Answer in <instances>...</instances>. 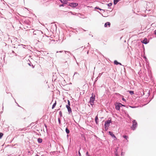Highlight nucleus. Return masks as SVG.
Segmentation results:
<instances>
[{
  "label": "nucleus",
  "instance_id": "nucleus-1",
  "mask_svg": "<svg viewBox=\"0 0 156 156\" xmlns=\"http://www.w3.org/2000/svg\"><path fill=\"white\" fill-rule=\"evenodd\" d=\"M111 122V120H108L105 122V123L104 125L105 128L106 130H107L108 129V127L110 126V123Z\"/></svg>",
  "mask_w": 156,
  "mask_h": 156
},
{
  "label": "nucleus",
  "instance_id": "nucleus-2",
  "mask_svg": "<svg viewBox=\"0 0 156 156\" xmlns=\"http://www.w3.org/2000/svg\"><path fill=\"white\" fill-rule=\"evenodd\" d=\"M133 125L131 127L132 129L133 130H134L136 127L137 125V123L135 120L133 121Z\"/></svg>",
  "mask_w": 156,
  "mask_h": 156
},
{
  "label": "nucleus",
  "instance_id": "nucleus-3",
  "mask_svg": "<svg viewBox=\"0 0 156 156\" xmlns=\"http://www.w3.org/2000/svg\"><path fill=\"white\" fill-rule=\"evenodd\" d=\"M95 100V96H92L90 98V102L91 105H93L94 104V102Z\"/></svg>",
  "mask_w": 156,
  "mask_h": 156
},
{
  "label": "nucleus",
  "instance_id": "nucleus-4",
  "mask_svg": "<svg viewBox=\"0 0 156 156\" xmlns=\"http://www.w3.org/2000/svg\"><path fill=\"white\" fill-rule=\"evenodd\" d=\"M78 5V4L77 3H71L69 4V5L72 7H75Z\"/></svg>",
  "mask_w": 156,
  "mask_h": 156
},
{
  "label": "nucleus",
  "instance_id": "nucleus-5",
  "mask_svg": "<svg viewBox=\"0 0 156 156\" xmlns=\"http://www.w3.org/2000/svg\"><path fill=\"white\" fill-rule=\"evenodd\" d=\"M122 106H124V105H123L121 103L115 105V109L117 110H119L120 109V107Z\"/></svg>",
  "mask_w": 156,
  "mask_h": 156
},
{
  "label": "nucleus",
  "instance_id": "nucleus-6",
  "mask_svg": "<svg viewBox=\"0 0 156 156\" xmlns=\"http://www.w3.org/2000/svg\"><path fill=\"white\" fill-rule=\"evenodd\" d=\"M66 107L68 109V111L69 113H72V110L71 108L70 107V106H69V105H66Z\"/></svg>",
  "mask_w": 156,
  "mask_h": 156
},
{
  "label": "nucleus",
  "instance_id": "nucleus-7",
  "mask_svg": "<svg viewBox=\"0 0 156 156\" xmlns=\"http://www.w3.org/2000/svg\"><path fill=\"white\" fill-rule=\"evenodd\" d=\"M147 40V38H145L143 40L141 41V42L145 44H147L148 43Z\"/></svg>",
  "mask_w": 156,
  "mask_h": 156
},
{
  "label": "nucleus",
  "instance_id": "nucleus-8",
  "mask_svg": "<svg viewBox=\"0 0 156 156\" xmlns=\"http://www.w3.org/2000/svg\"><path fill=\"white\" fill-rule=\"evenodd\" d=\"M109 134L110 135H111L112 137H114L115 138V140H116L117 139V138H116V137L115 136V135L112 133V132H110V131H109Z\"/></svg>",
  "mask_w": 156,
  "mask_h": 156
},
{
  "label": "nucleus",
  "instance_id": "nucleus-9",
  "mask_svg": "<svg viewBox=\"0 0 156 156\" xmlns=\"http://www.w3.org/2000/svg\"><path fill=\"white\" fill-rule=\"evenodd\" d=\"M110 25H111V24L110 22H107L105 23L104 26H105V27H107V25H108V27H110Z\"/></svg>",
  "mask_w": 156,
  "mask_h": 156
},
{
  "label": "nucleus",
  "instance_id": "nucleus-10",
  "mask_svg": "<svg viewBox=\"0 0 156 156\" xmlns=\"http://www.w3.org/2000/svg\"><path fill=\"white\" fill-rule=\"evenodd\" d=\"M62 3H63L65 4H67V0H60Z\"/></svg>",
  "mask_w": 156,
  "mask_h": 156
},
{
  "label": "nucleus",
  "instance_id": "nucleus-11",
  "mask_svg": "<svg viewBox=\"0 0 156 156\" xmlns=\"http://www.w3.org/2000/svg\"><path fill=\"white\" fill-rule=\"evenodd\" d=\"M114 63L115 64V65H117L119 64L120 65H122L121 63L118 62L116 60H115L114 61Z\"/></svg>",
  "mask_w": 156,
  "mask_h": 156
},
{
  "label": "nucleus",
  "instance_id": "nucleus-12",
  "mask_svg": "<svg viewBox=\"0 0 156 156\" xmlns=\"http://www.w3.org/2000/svg\"><path fill=\"white\" fill-rule=\"evenodd\" d=\"M95 121L96 122V123L97 124L98 123V115H97L95 118Z\"/></svg>",
  "mask_w": 156,
  "mask_h": 156
},
{
  "label": "nucleus",
  "instance_id": "nucleus-13",
  "mask_svg": "<svg viewBox=\"0 0 156 156\" xmlns=\"http://www.w3.org/2000/svg\"><path fill=\"white\" fill-rule=\"evenodd\" d=\"M123 137L126 140L127 142L128 141V136L126 135L123 136Z\"/></svg>",
  "mask_w": 156,
  "mask_h": 156
},
{
  "label": "nucleus",
  "instance_id": "nucleus-14",
  "mask_svg": "<svg viewBox=\"0 0 156 156\" xmlns=\"http://www.w3.org/2000/svg\"><path fill=\"white\" fill-rule=\"evenodd\" d=\"M56 101H55V102L53 104V105H52V108L53 109L55 106H56Z\"/></svg>",
  "mask_w": 156,
  "mask_h": 156
},
{
  "label": "nucleus",
  "instance_id": "nucleus-15",
  "mask_svg": "<svg viewBox=\"0 0 156 156\" xmlns=\"http://www.w3.org/2000/svg\"><path fill=\"white\" fill-rule=\"evenodd\" d=\"M66 133L67 134H68V133H69V131L68 129L67 128H66Z\"/></svg>",
  "mask_w": 156,
  "mask_h": 156
},
{
  "label": "nucleus",
  "instance_id": "nucleus-16",
  "mask_svg": "<svg viewBox=\"0 0 156 156\" xmlns=\"http://www.w3.org/2000/svg\"><path fill=\"white\" fill-rule=\"evenodd\" d=\"M38 142L41 143L42 142V140L41 139L39 138L38 140Z\"/></svg>",
  "mask_w": 156,
  "mask_h": 156
},
{
  "label": "nucleus",
  "instance_id": "nucleus-17",
  "mask_svg": "<svg viewBox=\"0 0 156 156\" xmlns=\"http://www.w3.org/2000/svg\"><path fill=\"white\" fill-rule=\"evenodd\" d=\"M128 91L129 92V93L131 94V95L133 94H134V92L133 91H129V90Z\"/></svg>",
  "mask_w": 156,
  "mask_h": 156
},
{
  "label": "nucleus",
  "instance_id": "nucleus-18",
  "mask_svg": "<svg viewBox=\"0 0 156 156\" xmlns=\"http://www.w3.org/2000/svg\"><path fill=\"white\" fill-rule=\"evenodd\" d=\"M3 133H0V139L3 136Z\"/></svg>",
  "mask_w": 156,
  "mask_h": 156
},
{
  "label": "nucleus",
  "instance_id": "nucleus-19",
  "mask_svg": "<svg viewBox=\"0 0 156 156\" xmlns=\"http://www.w3.org/2000/svg\"><path fill=\"white\" fill-rule=\"evenodd\" d=\"M67 101H68V105H69V106H70V102L69 101V100H68Z\"/></svg>",
  "mask_w": 156,
  "mask_h": 156
},
{
  "label": "nucleus",
  "instance_id": "nucleus-20",
  "mask_svg": "<svg viewBox=\"0 0 156 156\" xmlns=\"http://www.w3.org/2000/svg\"><path fill=\"white\" fill-rule=\"evenodd\" d=\"M112 3H110L108 4V6H110L112 5Z\"/></svg>",
  "mask_w": 156,
  "mask_h": 156
},
{
  "label": "nucleus",
  "instance_id": "nucleus-21",
  "mask_svg": "<svg viewBox=\"0 0 156 156\" xmlns=\"http://www.w3.org/2000/svg\"><path fill=\"white\" fill-rule=\"evenodd\" d=\"M95 9H98L99 10H101V9H100V8H98V7H96L95 8Z\"/></svg>",
  "mask_w": 156,
  "mask_h": 156
},
{
  "label": "nucleus",
  "instance_id": "nucleus-22",
  "mask_svg": "<svg viewBox=\"0 0 156 156\" xmlns=\"http://www.w3.org/2000/svg\"><path fill=\"white\" fill-rule=\"evenodd\" d=\"M86 156L89 155L88 152H86Z\"/></svg>",
  "mask_w": 156,
  "mask_h": 156
},
{
  "label": "nucleus",
  "instance_id": "nucleus-23",
  "mask_svg": "<svg viewBox=\"0 0 156 156\" xmlns=\"http://www.w3.org/2000/svg\"><path fill=\"white\" fill-rule=\"evenodd\" d=\"M78 154H79V156H81V154H80V151H79Z\"/></svg>",
  "mask_w": 156,
  "mask_h": 156
},
{
  "label": "nucleus",
  "instance_id": "nucleus-24",
  "mask_svg": "<svg viewBox=\"0 0 156 156\" xmlns=\"http://www.w3.org/2000/svg\"><path fill=\"white\" fill-rule=\"evenodd\" d=\"M122 100H123V101H126V100L124 98H122Z\"/></svg>",
  "mask_w": 156,
  "mask_h": 156
},
{
  "label": "nucleus",
  "instance_id": "nucleus-25",
  "mask_svg": "<svg viewBox=\"0 0 156 156\" xmlns=\"http://www.w3.org/2000/svg\"><path fill=\"white\" fill-rule=\"evenodd\" d=\"M154 34L156 35V30L154 31Z\"/></svg>",
  "mask_w": 156,
  "mask_h": 156
},
{
  "label": "nucleus",
  "instance_id": "nucleus-26",
  "mask_svg": "<svg viewBox=\"0 0 156 156\" xmlns=\"http://www.w3.org/2000/svg\"><path fill=\"white\" fill-rule=\"evenodd\" d=\"M64 6V5H63V4H62V5H60V6Z\"/></svg>",
  "mask_w": 156,
  "mask_h": 156
},
{
  "label": "nucleus",
  "instance_id": "nucleus-27",
  "mask_svg": "<svg viewBox=\"0 0 156 156\" xmlns=\"http://www.w3.org/2000/svg\"><path fill=\"white\" fill-rule=\"evenodd\" d=\"M60 114H61V115H62V112H60Z\"/></svg>",
  "mask_w": 156,
  "mask_h": 156
},
{
  "label": "nucleus",
  "instance_id": "nucleus-28",
  "mask_svg": "<svg viewBox=\"0 0 156 156\" xmlns=\"http://www.w3.org/2000/svg\"><path fill=\"white\" fill-rule=\"evenodd\" d=\"M35 156H39L38 154H36Z\"/></svg>",
  "mask_w": 156,
  "mask_h": 156
},
{
  "label": "nucleus",
  "instance_id": "nucleus-29",
  "mask_svg": "<svg viewBox=\"0 0 156 156\" xmlns=\"http://www.w3.org/2000/svg\"><path fill=\"white\" fill-rule=\"evenodd\" d=\"M45 127H47V126H46V125H45Z\"/></svg>",
  "mask_w": 156,
  "mask_h": 156
}]
</instances>
